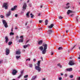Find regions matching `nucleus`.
<instances>
[{"label":"nucleus","instance_id":"37998d69","mask_svg":"<svg viewBox=\"0 0 80 80\" xmlns=\"http://www.w3.org/2000/svg\"><path fill=\"white\" fill-rule=\"evenodd\" d=\"M41 15V13H38V16H40Z\"/></svg>","mask_w":80,"mask_h":80},{"label":"nucleus","instance_id":"de8ad7c7","mask_svg":"<svg viewBox=\"0 0 80 80\" xmlns=\"http://www.w3.org/2000/svg\"><path fill=\"white\" fill-rule=\"evenodd\" d=\"M15 17H18V15H17V14H15Z\"/></svg>","mask_w":80,"mask_h":80},{"label":"nucleus","instance_id":"338daca9","mask_svg":"<svg viewBox=\"0 0 80 80\" xmlns=\"http://www.w3.org/2000/svg\"><path fill=\"white\" fill-rule=\"evenodd\" d=\"M15 29L16 30H17V29H18L16 27V28H15Z\"/></svg>","mask_w":80,"mask_h":80},{"label":"nucleus","instance_id":"6e6d98bb","mask_svg":"<svg viewBox=\"0 0 80 80\" xmlns=\"http://www.w3.org/2000/svg\"><path fill=\"white\" fill-rule=\"evenodd\" d=\"M11 32H13V28H12L11 29Z\"/></svg>","mask_w":80,"mask_h":80},{"label":"nucleus","instance_id":"9b49d317","mask_svg":"<svg viewBox=\"0 0 80 80\" xmlns=\"http://www.w3.org/2000/svg\"><path fill=\"white\" fill-rule=\"evenodd\" d=\"M5 39L6 40L5 42L6 43H8V37L6 36L5 37Z\"/></svg>","mask_w":80,"mask_h":80},{"label":"nucleus","instance_id":"4d7b16f0","mask_svg":"<svg viewBox=\"0 0 80 80\" xmlns=\"http://www.w3.org/2000/svg\"><path fill=\"white\" fill-rule=\"evenodd\" d=\"M73 14H72V15H71V16L72 17H73Z\"/></svg>","mask_w":80,"mask_h":80},{"label":"nucleus","instance_id":"774afa93","mask_svg":"<svg viewBox=\"0 0 80 80\" xmlns=\"http://www.w3.org/2000/svg\"><path fill=\"white\" fill-rule=\"evenodd\" d=\"M63 75V73H62L61 74V75L62 76V75Z\"/></svg>","mask_w":80,"mask_h":80},{"label":"nucleus","instance_id":"49530a36","mask_svg":"<svg viewBox=\"0 0 80 80\" xmlns=\"http://www.w3.org/2000/svg\"><path fill=\"white\" fill-rule=\"evenodd\" d=\"M42 22H43V21H42V20H39V23H42Z\"/></svg>","mask_w":80,"mask_h":80},{"label":"nucleus","instance_id":"e433bc0d","mask_svg":"<svg viewBox=\"0 0 80 80\" xmlns=\"http://www.w3.org/2000/svg\"><path fill=\"white\" fill-rule=\"evenodd\" d=\"M76 45H75L71 49V50H72L73 48H74L75 47Z\"/></svg>","mask_w":80,"mask_h":80},{"label":"nucleus","instance_id":"ddd939ff","mask_svg":"<svg viewBox=\"0 0 80 80\" xmlns=\"http://www.w3.org/2000/svg\"><path fill=\"white\" fill-rule=\"evenodd\" d=\"M16 53L17 55H20V54L21 53V52H20V50H19L18 51H17L16 52Z\"/></svg>","mask_w":80,"mask_h":80},{"label":"nucleus","instance_id":"c03bdc74","mask_svg":"<svg viewBox=\"0 0 80 80\" xmlns=\"http://www.w3.org/2000/svg\"><path fill=\"white\" fill-rule=\"evenodd\" d=\"M62 78L61 77L59 78V80H62Z\"/></svg>","mask_w":80,"mask_h":80},{"label":"nucleus","instance_id":"6e6552de","mask_svg":"<svg viewBox=\"0 0 80 80\" xmlns=\"http://www.w3.org/2000/svg\"><path fill=\"white\" fill-rule=\"evenodd\" d=\"M6 55H9V53H10V51L9 49H8V48H6Z\"/></svg>","mask_w":80,"mask_h":80},{"label":"nucleus","instance_id":"5701e85b","mask_svg":"<svg viewBox=\"0 0 80 80\" xmlns=\"http://www.w3.org/2000/svg\"><path fill=\"white\" fill-rule=\"evenodd\" d=\"M59 67H60L61 68H62V66L60 65V63H58L57 65Z\"/></svg>","mask_w":80,"mask_h":80},{"label":"nucleus","instance_id":"a878e982","mask_svg":"<svg viewBox=\"0 0 80 80\" xmlns=\"http://www.w3.org/2000/svg\"><path fill=\"white\" fill-rule=\"evenodd\" d=\"M14 35V33H13V32H11L10 33V35Z\"/></svg>","mask_w":80,"mask_h":80},{"label":"nucleus","instance_id":"a19ab883","mask_svg":"<svg viewBox=\"0 0 80 80\" xmlns=\"http://www.w3.org/2000/svg\"><path fill=\"white\" fill-rule=\"evenodd\" d=\"M26 61H28H28H30V58L27 59H26Z\"/></svg>","mask_w":80,"mask_h":80},{"label":"nucleus","instance_id":"a18cd8bd","mask_svg":"<svg viewBox=\"0 0 80 80\" xmlns=\"http://www.w3.org/2000/svg\"><path fill=\"white\" fill-rule=\"evenodd\" d=\"M3 17H4L3 16V15L1 16V18H3Z\"/></svg>","mask_w":80,"mask_h":80},{"label":"nucleus","instance_id":"5fc2aeb1","mask_svg":"<svg viewBox=\"0 0 80 80\" xmlns=\"http://www.w3.org/2000/svg\"><path fill=\"white\" fill-rule=\"evenodd\" d=\"M65 77H67V74H65Z\"/></svg>","mask_w":80,"mask_h":80},{"label":"nucleus","instance_id":"39448f33","mask_svg":"<svg viewBox=\"0 0 80 80\" xmlns=\"http://www.w3.org/2000/svg\"><path fill=\"white\" fill-rule=\"evenodd\" d=\"M18 71H17V70L15 69H14L12 71V74L13 75H15L16 74H17V73H18Z\"/></svg>","mask_w":80,"mask_h":80},{"label":"nucleus","instance_id":"0eeeda50","mask_svg":"<svg viewBox=\"0 0 80 80\" xmlns=\"http://www.w3.org/2000/svg\"><path fill=\"white\" fill-rule=\"evenodd\" d=\"M68 65H69L71 66L75 65V63H74V61H70L68 63Z\"/></svg>","mask_w":80,"mask_h":80},{"label":"nucleus","instance_id":"bf43d9fd","mask_svg":"<svg viewBox=\"0 0 80 80\" xmlns=\"http://www.w3.org/2000/svg\"><path fill=\"white\" fill-rule=\"evenodd\" d=\"M70 59H72V57H70Z\"/></svg>","mask_w":80,"mask_h":80},{"label":"nucleus","instance_id":"20e7f679","mask_svg":"<svg viewBox=\"0 0 80 80\" xmlns=\"http://www.w3.org/2000/svg\"><path fill=\"white\" fill-rule=\"evenodd\" d=\"M35 69L37 70L38 71V72H41V70H42V68L40 67V66H35Z\"/></svg>","mask_w":80,"mask_h":80},{"label":"nucleus","instance_id":"aec40b11","mask_svg":"<svg viewBox=\"0 0 80 80\" xmlns=\"http://www.w3.org/2000/svg\"><path fill=\"white\" fill-rule=\"evenodd\" d=\"M11 14V11H9L8 13L7 14H6V16H7V17H9V16H10Z\"/></svg>","mask_w":80,"mask_h":80},{"label":"nucleus","instance_id":"f704fd0d","mask_svg":"<svg viewBox=\"0 0 80 80\" xmlns=\"http://www.w3.org/2000/svg\"><path fill=\"white\" fill-rule=\"evenodd\" d=\"M11 11H14L15 10L14 8H12L11 9Z\"/></svg>","mask_w":80,"mask_h":80},{"label":"nucleus","instance_id":"a211bd4d","mask_svg":"<svg viewBox=\"0 0 80 80\" xmlns=\"http://www.w3.org/2000/svg\"><path fill=\"white\" fill-rule=\"evenodd\" d=\"M36 77H37V76H33L31 80H35V79H36Z\"/></svg>","mask_w":80,"mask_h":80},{"label":"nucleus","instance_id":"58836bf2","mask_svg":"<svg viewBox=\"0 0 80 80\" xmlns=\"http://www.w3.org/2000/svg\"><path fill=\"white\" fill-rule=\"evenodd\" d=\"M29 41H30V40H28V41H26V44H27V43H28V42H29Z\"/></svg>","mask_w":80,"mask_h":80},{"label":"nucleus","instance_id":"680f3d73","mask_svg":"<svg viewBox=\"0 0 80 80\" xmlns=\"http://www.w3.org/2000/svg\"><path fill=\"white\" fill-rule=\"evenodd\" d=\"M27 3H28L29 2V0H28V1H27Z\"/></svg>","mask_w":80,"mask_h":80},{"label":"nucleus","instance_id":"6ab92c4d","mask_svg":"<svg viewBox=\"0 0 80 80\" xmlns=\"http://www.w3.org/2000/svg\"><path fill=\"white\" fill-rule=\"evenodd\" d=\"M30 12H28L26 14L27 17H28V18H29V17H30V16H29V13H30Z\"/></svg>","mask_w":80,"mask_h":80},{"label":"nucleus","instance_id":"13d9d810","mask_svg":"<svg viewBox=\"0 0 80 80\" xmlns=\"http://www.w3.org/2000/svg\"><path fill=\"white\" fill-rule=\"evenodd\" d=\"M42 80H45V78H43Z\"/></svg>","mask_w":80,"mask_h":80},{"label":"nucleus","instance_id":"412c9836","mask_svg":"<svg viewBox=\"0 0 80 80\" xmlns=\"http://www.w3.org/2000/svg\"><path fill=\"white\" fill-rule=\"evenodd\" d=\"M23 42V39L22 38H21V39H20L19 40V42H22V43Z\"/></svg>","mask_w":80,"mask_h":80},{"label":"nucleus","instance_id":"c85d7f7f","mask_svg":"<svg viewBox=\"0 0 80 80\" xmlns=\"http://www.w3.org/2000/svg\"><path fill=\"white\" fill-rule=\"evenodd\" d=\"M62 49H63V48L62 47H59L58 48V50H62Z\"/></svg>","mask_w":80,"mask_h":80},{"label":"nucleus","instance_id":"4c0bfd02","mask_svg":"<svg viewBox=\"0 0 80 80\" xmlns=\"http://www.w3.org/2000/svg\"><path fill=\"white\" fill-rule=\"evenodd\" d=\"M70 8V6H68V7H66V9H68V8Z\"/></svg>","mask_w":80,"mask_h":80},{"label":"nucleus","instance_id":"69168bd1","mask_svg":"<svg viewBox=\"0 0 80 80\" xmlns=\"http://www.w3.org/2000/svg\"><path fill=\"white\" fill-rule=\"evenodd\" d=\"M24 80H28V78L25 79Z\"/></svg>","mask_w":80,"mask_h":80},{"label":"nucleus","instance_id":"052dcab7","mask_svg":"<svg viewBox=\"0 0 80 80\" xmlns=\"http://www.w3.org/2000/svg\"><path fill=\"white\" fill-rule=\"evenodd\" d=\"M16 38H18V36H16Z\"/></svg>","mask_w":80,"mask_h":80},{"label":"nucleus","instance_id":"0e129e2a","mask_svg":"<svg viewBox=\"0 0 80 80\" xmlns=\"http://www.w3.org/2000/svg\"><path fill=\"white\" fill-rule=\"evenodd\" d=\"M68 52H70V50H68Z\"/></svg>","mask_w":80,"mask_h":80},{"label":"nucleus","instance_id":"f03ea898","mask_svg":"<svg viewBox=\"0 0 80 80\" xmlns=\"http://www.w3.org/2000/svg\"><path fill=\"white\" fill-rule=\"evenodd\" d=\"M8 3L7 2H4L2 5V7L5 8V10L8 9Z\"/></svg>","mask_w":80,"mask_h":80},{"label":"nucleus","instance_id":"79ce46f5","mask_svg":"<svg viewBox=\"0 0 80 80\" xmlns=\"http://www.w3.org/2000/svg\"><path fill=\"white\" fill-rule=\"evenodd\" d=\"M20 38H22L23 39V36H20Z\"/></svg>","mask_w":80,"mask_h":80},{"label":"nucleus","instance_id":"ea45409f","mask_svg":"<svg viewBox=\"0 0 80 80\" xmlns=\"http://www.w3.org/2000/svg\"><path fill=\"white\" fill-rule=\"evenodd\" d=\"M77 80H80V77L77 78Z\"/></svg>","mask_w":80,"mask_h":80},{"label":"nucleus","instance_id":"f257e3e1","mask_svg":"<svg viewBox=\"0 0 80 80\" xmlns=\"http://www.w3.org/2000/svg\"><path fill=\"white\" fill-rule=\"evenodd\" d=\"M47 46L48 45L47 44H45L44 45H43L42 46L40 47L39 49L41 50V51H42V54H45L46 53V50L47 49ZM44 46V48L43 47Z\"/></svg>","mask_w":80,"mask_h":80},{"label":"nucleus","instance_id":"4468645a","mask_svg":"<svg viewBox=\"0 0 80 80\" xmlns=\"http://www.w3.org/2000/svg\"><path fill=\"white\" fill-rule=\"evenodd\" d=\"M30 46V44H28L27 45H25L23 46V48H27L28 47Z\"/></svg>","mask_w":80,"mask_h":80},{"label":"nucleus","instance_id":"1a4fd4ad","mask_svg":"<svg viewBox=\"0 0 80 80\" xmlns=\"http://www.w3.org/2000/svg\"><path fill=\"white\" fill-rule=\"evenodd\" d=\"M72 68H67L66 69V71H67V72H72Z\"/></svg>","mask_w":80,"mask_h":80},{"label":"nucleus","instance_id":"e2e57ef3","mask_svg":"<svg viewBox=\"0 0 80 80\" xmlns=\"http://www.w3.org/2000/svg\"><path fill=\"white\" fill-rule=\"evenodd\" d=\"M27 25V22H26L25 24V25Z\"/></svg>","mask_w":80,"mask_h":80},{"label":"nucleus","instance_id":"b1692460","mask_svg":"<svg viewBox=\"0 0 80 80\" xmlns=\"http://www.w3.org/2000/svg\"><path fill=\"white\" fill-rule=\"evenodd\" d=\"M28 75H25L24 76V78H28Z\"/></svg>","mask_w":80,"mask_h":80},{"label":"nucleus","instance_id":"423d86ee","mask_svg":"<svg viewBox=\"0 0 80 80\" xmlns=\"http://www.w3.org/2000/svg\"><path fill=\"white\" fill-rule=\"evenodd\" d=\"M27 9V4L25 3L23 5L22 11H24Z\"/></svg>","mask_w":80,"mask_h":80},{"label":"nucleus","instance_id":"c756f323","mask_svg":"<svg viewBox=\"0 0 80 80\" xmlns=\"http://www.w3.org/2000/svg\"><path fill=\"white\" fill-rule=\"evenodd\" d=\"M58 18H59V19H63V17H62L61 16H60L58 17Z\"/></svg>","mask_w":80,"mask_h":80},{"label":"nucleus","instance_id":"7c9ffc66","mask_svg":"<svg viewBox=\"0 0 80 80\" xmlns=\"http://www.w3.org/2000/svg\"><path fill=\"white\" fill-rule=\"evenodd\" d=\"M16 58L18 59V58H20V56H16Z\"/></svg>","mask_w":80,"mask_h":80},{"label":"nucleus","instance_id":"cd10ccee","mask_svg":"<svg viewBox=\"0 0 80 80\" xmlns=\"http://www.w3.org/2000/svg\"><path fill=\"white\" fill-rule=\"evenodd\" d=\"M17 6H15L13 7V8L15 10L17 9Z\"/></svg>","mask_w":80,"mask_h":80},{"label":"nucleus","instance_id":"393cba45","mask_svg":"<svg viewBox=\"0 0 80 80\" xmlns=\"http://www.w3.org/2000/svg\"><path fill=\"white\" fill-rule=\"evenodd\" d=\"M12 42H8V45H12Z\"/></svg>","mask_w":80,"mask_h":80},{"label":"nucleus","instance_id":"f3484780","mask_svg":"<svg viewBox=\"0 0 80 80\" xmlns=\"http://www.w3.org/2000/svg\"><path fill=\"white\" fill-rule=\"evenodd\" d=\"M41 62V61L40 60L38 61V63H37V67H40V62Z\"/></svg>","mask_w":80,"mask_h":80},{"label":"nucleus","instance_id":"7ed1b4c3","mask_svg":"<svg viewBox=\"0 0 80 80\" xmlns=\"http://www.w3.org/2000/svg\"><path fill=\"white\" fill-rule=\"evenodd\" d=\"M2 21L5 27V28H7L8 27V24H7V22H6V21L2 20Z\"/></svg>","mask_w":80,"mask_h":80},{"label":"nucleus","instance_id":"603ef678","mask_svg":"<svg viewBox=\"0 0 80 80\" xmlns=\"http://www.w3.org/2000/svg\"><path fill=\"white\" fill-rule=\"evenodd\" d=\"M53 55V52H51V55Z\"/></svg>","mask_w":80,"mask_h":80},{"label":"nucleus","instance_id":"dca6fc26","mask_svg":"<svg viewBox=\"0 0 80 80\" xmlns=\"http://www.w3.org/2000/svg\"><path fill=\"white\" fill-rule=\"evenodd\" d=\"M42 43H43V41L42 40H40L38 42V44L39 45H42Z\"/></svg>","mask_w":80,"mask_h":80},{"label":"nucleus","instance_id":"8fccbe9b","mask_svg":"<svg viewBox=\"0 0 80 80\" xmlns=\"http://www.w3.org/2000/svg\"><path fill=\"white\" fill-rule=\"evenodd\" d=\"M33 61H34V62H36V59L35 58L34 59Z\"/></svg>","mask_w":80,"mask_h":80},{"label":"nucleus","instance_id":"f8f14e48","mask_svg":"<svg viewBox=\"0 0 80 80\" xmlns=\"http://www.w3.org/2000/svg\"><path fill=\"white\" fill-rule=\"evenodd\" d=\"M54 26V24H52L50 26H48V28L50 29L52 28V27Z\"/></svg>","mask_w":80,"mask_h":80},{"label":"nucleus","instance_id":"4be33fe9","mask_svg":"<svg viewBox=\"0 0 80 80\" xmlns=\"http://www.w3.org/2000/svg\"><path fill=\"white\" fill-rule=\"evenodd\" d=\"M48 20L47 19L45 21V23L46 25H47L48 24Z\"/></svg>","mask_w":80,"mask_h":80},{"label":"nucleus","instance_id":"72a5a7b5","mask_svg":"<svg viewBox=\"0 0 80 80\" xmlns=\"http://www.w3.org/2000/svg\"><path fill=\"white\" fill-rule=\"evenodd\" d=\"M21 75H23V71H21Z\"/></svg>","mask_w":80,"mask_h":80},{"label":"nucleus","instance_id":"3c124183","mask_svg":"<svg viewBox=\"0 0 80 80\" xmlns=\"http://www.w3.org/2000/svg\"><path fill=\"white\" fill-rule=\"evenodd\" d=\"M70 4V3H67V4H66V5L67 6V5H69V4Z\"/></svg>","mask_w":80,"mask_h":80},{"label":"nucleus","instance_id":"2eb2a0df","mask_svg":"<svg viewBox=\"0 0 80 80\" xmlns=\"http://www.w3.org/2000/svg\"><path fill=\"white\" fill-rule=\"evenodd\" d=\"M73 12L72 11H71L70 10H68L67 12V14L68 15H69V14H70V13H72Z\"/></svg>","mask_w":80,"mask_h":80},{"label":"nucleus","instance_id":"473e14b6","mask_svg":"<svg viewBox=\"0 0 80 80\" xmlns=\"http://www.w3.org/2000/svg\"><path fill=\"white\" fill-rule=\"evenodd\" d=\"M29 67L31 68V67H32L33 66L32 65V64H30L29 65Z\"/></svg>","mask_w":80,"mask_h":80},{"label":"nucleus","instance_id":"9d476101","mask_svg":"<svg viewBox=\"0 0 80 80\" xmlns=\"http://www.w3.org/2000/svg\"><path fill=\"white\" fill-rule=\"evenodd\" d=\"M47 33L48 34H49V35H50L52 33V31L51 29H49V30L48 32Z\"/></svg>","mask_w":80,"mask_h":80},{"label":"nucleus","instance_id":"bb28decb","mask_svg":"<svg viewBox=\"0 0 80 80\" xmlns=\"http://www.w3.org/2000/svg\"><path fill=\"white\" fill-rule=\"evenodd\" d=\"M30 15L31 16V18H33L34 16V15H33V14H32V13H31L30 14Z\"/></svg>","mask_w":80,"mask_h":80},{"label":"nucleus","instance_id":"09e8293b","mask_svg":"<svg viewBox=\"0 0 80 80\" xmlns=\"http://www.w3.org/2000/svg\"><path fill=\"white\" fill-rule=\"evenodd\" d=\"M29 7H32V4H29Z\"/></svg>","mask_w":80,"mask_h":80},{"label":"nucleus","instance_id":"864d4df0","mask_svg":"<svg viewBox=\"0 0 80 80\" xmlns=\"http://www.w3.org/2000/svg\"><path fill=\"white\" fill-rule=\"evenodd\" d=\"M78 19L77 18L76 19V22H78Z\"/></svg>","mask_w":80,"mask_h":80},{"label":"nucleus","instance_id":"2f4dec72","mask_svg":"<svg viewBox=\"0 0 80 80\" xmlns=\"http://www.w3.org/2000/svg\"><path fill=\"white\" fill-rule=\"evenodd\" d=\"M22 74L20 75L18 77V78H20L22 77Z\"/></svg>","mask_w":80,"mask_h":80},{"label":"nucleus","instance_id":"c9c22d12","mask_svg":"<svg viewBox=\"0 0 80 80\" xmlns=\"http://www.w3.org/2000/svg\"><path fill=\"white\" fill-rule=\"evenodd\" d=\"M69 77L70 78H73V76L72 75H71L69 76Z\"/></svg>","mask_w":80,"mask_h":80}]
</instances>
